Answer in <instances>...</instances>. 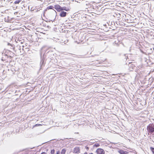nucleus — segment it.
<instances>
[{"label":"nucleus","instance_id":"1","mask_svg":"<svg viewBox=\"0 0 154 154\" xmlns=\"http://www.w3.org/2000/svg\"><path fill=\"white\" fill-rule=\"evenodd\" d=\"M97 154H104L105 152L103 149L101 148L97 149L96 151Z\"/></svg>","mask_w":154,"mask_h":154},{"label":"nucleus","instance_id":"2","mask_svg":"<svg viewBox=\"0 0 154 154\" xmlns=\"http://www.w3.org/2000/svg\"><path fill=\"white\" fill-rule=\"evenodd\" d=\"M152 126H147V129L149 133H152L154 131V128Z\"/></svg>","mask_w":154,"mask_h":154},{"label":"nucleus","instance_id":"3","mask_svg":"<svg viewBox=\"0 0 154 154\" xmlns=\"http://www.w3.org/2000/svg\"><path fill=\"white\" fill-rule=\"evenodd\" d=\"M62 8V7L58 5H54V8L57 11L60 12L61 11Z\"/></svg>","mask_w":154,"mask_h":154},{"label":"nucleus","instance_id":"4","mask_svg":"<svg viewBox=\"0 0 154 154\" xmlns=\"http://www.w3.org/2000/svg\"><path fill=\"white\" fill-rule=\"evenodd\" d=\"M73 150L74 152L75 153H78L80 152V149L79 147L75 148Z\"/></svg>","mask_w":154,"mask_h":154},{"label":"nucleus","instance_id":"5","mask_svg":"<svg viewBox=\"0 0 154 154\" xmlns=\"http://www.w3.org/2000/svg\"><path fill=\"white\" fill-rule=\"evenodd\" d=\"M66 12L63 11L60 13V15L62 17H65L66 16Z\"/></svg>","mask_w":154,"mask_h":154},{"label":"nucleus","instance_id":"6","mask_svg":"<svg viewBox=\"0 0 154 154\" xmlns=\"http://www.w3.org/2000/svg\"><path fill=\"white\" fill-rule=\"evenodd\" d=\"M118 152L120 154H128V152L126 151H124L122 150H119Z\"/></svg>","mask_w":154,"mask_h":154},{"label":"nucleus","instance_id":"7","mask_svg":"<svg viewBox=\"0 0 154 154\" xmlns=\"http://www.w3.org/2000/svg\"><path fill=\"white\" fill-rule=\"evenodd\" d=\"M62 10H65V11H68L69 10V9L68 8H67L66 7H62V9H61V11H62Z\"/></svg>","mask_w":154,"mask_h":154},{"label":"nucleus","instance_id":"8","mask_svg":"<svg viewBox=\"0 0 154 154\" xmlns=\"http://www.w3.org/2000/svg\"><path fill=\"white\" fill-rule=\"evenodd\" d=\"M66 152V150L65 149H62L61 154H65Z\"/></svg>","mask_w":154,"mask_h":154},{"label":"nucleus","instance_id":"9","mask_svg":"<svg viewBox=\"0 0 154 154\" xmlns=\"http://www.w3.org/2000/svg\"><path fill=\"white\" fill-rule=\"evenodd\" d=\"M104 62V61H103V60H102V61H97V63H96V64H97L98 63H99V64H101V63H103Z\"/></svg>","mask_w":154,"mask_h":154},{"label":"nucleus","instance_id":"10","mask_svg":"<svg viewBox=\"0 0 154 154\" xmlns=\"http://www.w3.org/2000/svg\"><path fill=\"white\" fill-rule=\"evenodd\" d=\"M53 8V7L52 6H50L48 7L47 8L48 9H52Z\"/></svg>","mask_w":154,"mask_h":154},{"label":"nucleus","instance_id":"11","mask_svg":"<svg viewBox=\"0 0 154 154\" xmlns=\"http://www.w3.org/2000/svg\"><path fill=\"white\" fill-rule=\"evenodd\" d=\"M150 149L152 152L154 154V148L151 147H150Z\"/></svg>","mask_w":154,"mask_h":154},{"label":"nucleus","instance_id":"12","mask_svg":"<svg viewBox=\"0 0 154 154\" xmlns=\"http://www.w3.org/2000/svg\"><path fill=\"white\" fill-rule=\"evenodd\" d=\"M54 152H55V150L54 149H53L51 150V154H54Z\"/></svg>","mask_w":154,"mask_h":154},{"label":"nucleus","instance_id":"13","mask_svg":"<svg viewBox=\"0 0 154 154\" xmlns=\"http://www.w3.org/2000/svg\"><path fill=\"white\" fill-rule=\"evenodd\" d=\"M94 146L96 147H98L100 146V144H99L98 143H95L94 145Z\"/></svg>","mask_w":154,"mask_h":154},{"label":"nucleus","instance_id":"14","mask_svg":"<svg viewBox=\"0 0 154 154\" xmlns=\"http://www.w3.org/2000/svg\"><path fill=\"white\" fill-rule=\"evenodd\" d=\"M22 126V127H21V128H22V130H23L25 129V126L23 125V126Z\"/></svg>","mask_w":154,"mask_h":154},{"label":"nucleus","instance_id":"15","mask_svg":"<svg viewBox=\"0 0 154 154\" xmlns=\"http://www.w3.org/2000/svg\"><path fill=\"white\" fill-rule=\"evenodd\" d=\"M20 2V1H16L15 2V3L18 4Z\"/></svg>","mask_w":154,"mask_h":154},{"label":"nucleus","instance_id":"16","mask_svg":"<svg viewBox=\"0 0 154 154\" xmlns=\"http://www.w3.org/2000/svg\"><path fill=\"white\" fill-rule=\"evenodd\" d=\"M56 154H60V152L58 151L57 152Z\"/></svg>","mask_w":154,"mask_h":154},{"label":"nucleus","instance_id":"17","mask_svg":"<svg viewBox=\"0 0 154 154\" xmlns=\"http://www.w3.org/2000/svg\"><path fill=\"white\" fill-rule=\"evenodd\" d=\"M41 154H47L46 152H42Z\"/></svg>","mask_w":154,"mask_h":154},{"label":"nucleus","instance_id":"18","mask_svg":"<svg viewBox=\"0 0 154 154\" xmlns=\"http://www.w3.org/2000/svg\"><path fill=\"white\" fill-rule=\"evenodd\" d=\"M99 128V127H97V126H96V127H95L96 129H97V128Z\"/></svg>","mask_w":154,"mask_h":154},{"label":"nucleus","instance_id":"19","mask_svg":"<svg viewBox=\"0 0 154 154\" xmlns=\"http://www.w3.org/2000/svg\"><path fill=\"white\" fill-rule=\"evenodd\" d=\"M84 154H88L87 152H85Z\"/></svg>","mask_w":154,"mask_h":154},{"label":"nucleus","instance_id":"20","mask_svg":"<svg viewBox=\"0 0 154 154\" xmlns=\"http://www.w3.org/2000/svg\"><path fill=\"white\" fill-rule=\"evenodd\" d=\"M41 125V124H38H38H36V125Z\"/></svg>","mask_w":154,"mask_h":154},{"label":"nucleus","instance_id":"21","mask_svg":"<svg viewBox=\"0 0 154 154\" xmlns=\"http://www.w3.org/2000/svg\"><path fill=\"white\" fill-rule=\"evenodd\" d=\"M89 154H93L92 153H90Z\"/></svg>","mask_w":154,"mask_h":154},{"label":"nucleus","instance_id":"22","mask_svg":"<svg viewBox=\"0 0 154 154\" xmlns=\"http://www.w3.org/2000/svg\"><path fill=\"white\" fill-rule=\"evenodd\" d=\"M27 126V127H26V128H27L28 126Z\"/></svg>","mask_w":154,"mask_h":154},{"label":"nucleus","instance_id":"23","mask_svg":"<svg viewBox=\"0 0 154 154\" xmlns=\"http://www.w3.org/2000/svg\"><path fill=\"white\" fill-rule=\"evenodd\" d=\"M87 149H89L88 147H87Z\"/></svg>","mask_w":154,"mask_h":154},{"label":"nucleus","instance_id":"24","mask_svg":"<svg viewBox=\"0 0 154 154\" xmlns=\"http://www.w3.org/2000/svg\"><path fill=\"white\" fill-rule=\"evenodd\" d=\"M76 133L78 134V133H75V134H76Z\"/></svg>","mask_w":154,"mask_h":154},{"label":"nucleus","instance_id":"25","mask_svg":"<svg viewBox=\"0 0 154 154\" xmlns=\"http://www.w3.org/2000/svg\"><path fill=\"white\" fill-rule=\"evenodd\" d=\"M46 143V142H45V143ZM44 143H43L42 144H44Z\"/></svg>","mask_w":154,"mask_h":154},{"label":"nucleus","instance_id":"26","mask_svg":"<svg viewBox=\"0 0 154 154\" xmlns=\"http://www.w3.org/2000/svg\"><path fill=\"white\" fill-rule=\"evenodd\" d=\"M100 126L98 125V127H100Z\"/></svg>","mask_w":154,"mask_h":154}]
</instances>
